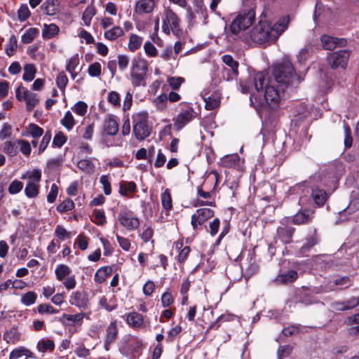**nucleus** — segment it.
<instances>
[{
    "mask_svg": "<svg viewBox=\"0 0 359 359\" xmlns=\"http://www.w3.org/2000/svg\"><path fill=\"white\" fill-rule=\"evenodd\" d=\"M273 80H270L267 72H258L254 78L255 90H276L280 88H297L304 81V74L295 71L289 60H283L271 67Z\"/></svg>",
    "mask_w": 359,
    "mask_h": 359,
    "instance_id": "nucleus-1",
    "label": "nucleus"
},
{
    "mask_svg": "<svg viewBox=\"0 0 359 359\" xmlns=\"http://www.w3.org/2000/svg\"><path fill=\"white\" fill-rule=\"evenodd\" d=\"M290 18L285 16L271 25L268 22L259 21L250 33V38L256 43L262 44L276 40L287 28Z\"/></svg>",
    "mask_w": 359,
    "mask_h": 359,
    "instance_id": "nucleus-2",
    "label": "nucleus"
},
{
    "mask_svg": "<svg viewBox=\"0 0 359 359\" xmlns=\"http://www.w3.org/2000/svg\"><path fill=\"white\" fill-rule=\"evenodd\" d=\"M250 102L256 108H276L280 102L279 91H253L250 94Z\"/></svg>",
    "mask_w": 359,
    "mask_h": 359,
    "instance_id": "nucleus-3",
    "label": "nucleus"
},
{
    "mask_svg": "<svg viewBox=\"0 0 359 359\" xmlns=\"http://www.w3.org/2000/svg\"><path fill=\"white\" fill-rule=\"evenodd\" d=\"M148 72L147 61L141 57L134 58L130 67V80L134 87L145 86Z\"/></svg>",
    "mask_w": 359,
    "mask_h": 359,
    "instance_id": "nucleus-4",
    "label": "nucleus"
},
{
    "mask_svg": "<svg viewBox=\"0 0 359 359\" xmlns=\"http://www.w3.org/2000/svg\"><path fill=\"white\" fill-rule=\"evenodd\" d=\"M162 31L167 35L172 32L178 35L181 32V20L177 13L170 7L163 6L161 15Z\"/></svg>",
    "mask_w": 359,
    "mask_h": 359,
    "instance_id": "nucleus-5",
    "label": "nucleus"
},
{
    "mask_svg": "<svg viewBox=\"0 0 359 359\" xmlns=\"http://www.w3.org/2000/svg\"><path fill=\"white\" fill-rule=\"evenodd\" d=\"M133 128V133L138 140H144L151 133L152 127L149 124L147 112L136 113L132 116Z\"/></svg>",
    "mask_w": 359,
    "mask_h": 359,
    "instance_id": "nucleus-6",
    "label": "nucleus"
},
{
    "mask_svg": "<svg viewBox=\"0 0 359 359\" xmlns=\"http://www.w3.org/2000/svg\"><path fill=\"white\" fill-rule=\"evenodd\" d=\"M255 18V12L252 9L239 13L230 26L231 32L237 34L247 29L254 22Z\"/></svg>",
    "mask_w": 359,
    "mask_h": 359,
    "instance_id": "nucleus-7",
    "label": "nucleus"
},
{
    "mask_svg": "<svg viewBox=\"0 0 359 359\" xmlns=\"http://www.w3.org/2000/svg\"><path fill=\"white\" fill-rule=\"evenodd\" d=\"M197 116V113L194 108L187 106L185 109H182L179 114L173 118V126L176 130H182L186 125L190 123Z\"/></svg>",
    "mask_w": 359,
    "mask_h": 359,
    "instance_id": "nucleus-8",
    "label": "nucleus"
},
{
    "mask_svg": "<svg viewBox=\"0 0 359 359\" xmlns=\"http://www.w3.org/2000/svg\"><path fill=\"white\" fill-rule=\"evenodd\" d=\"M351 52L346 50H341L330 53L327 56L328 62L332 69H346L350 57Z\"/></svg>",
    "mask_w": 359,
    "mask_h": 359,
    "instance_id": "nucleus-9",
    "label": "nucleus"
},
{
    "mask_svg": "<svg viewBox=\"0 0 359 359\" xmlns=\"http://www.w3.org/2000/svg\"><path fill=\"white\" fill-rule=\"evenodd\" d=\"M15 96L18 100L25 102L28 111L33 110L39 102L38 95L33 91H15Z\"/></svg>",
    "mask_w": 359,
    "mask_h": 359,
    "instance_id": "nucleus-10",
    "label": "nucleus"
},
{
    "mask_svg": "<svg viewBox=\"0 0 359 359\" xmlns=\"http://www.w3.org/2000/svg\"><path fill=\"white\" fill-rule=\"evenodd\" d=\"M118 218L121 225L128 230H135L140 226L139 219L134 217L131 211L120 212Z\"/></svg>",
    "mask_w": 359,
    "mask_h": 359,
    "instance_id": "nucleus-11",
    "label": "nucleus"
},
{
    "mask_svg": "<svg viewBox=\"0 0 359 359\" xmlns=\"http://www.w3.org/2000/svg\"><path fill=\"white\" fill-rule=\"evenodd\" d=\"M158 0H137L135 3L134 12L138 15L151 13L156 6Z\"/></svg>",
    "mask_w": 359,
    "mask_h": 359,
    "instance_id": "nucleus-12",
    "label": "nucleus"
},
{
    "mask_svg": "<svg viewBox=\"0 0 359 359\" xmlns=\"http://www.w3.org/2000/svg\"><path fill=\"white\" fill-rule=\"evenodd\" d=\"M118 329L116 321L111 322L106 329V334L104 341V349L108 351L111 344H114L118 336Z\"/></svg>",
    "mask_w": 359,
    "mask_h": 359,
    "instance_id": "nucleus-13",
    "label": "nucleus"
},
{
    "mask_svg": "<svg viewBox=\"0 0 359 359\" xmlns=\"http://www.w3.org/2000/svg\"><path fill=\"white\" fill-rule=\"evenodd\" d=\"M314 217V211L311 209L300 210L292 217V222L296 225L310 223Z\"/></svg>",
    "mask_w": 359,
    "mask_h": 359,
    "instance_id": "nucleus-14",
    "label": "nucleus"
},
{
    "mask_svg": "<svg viewBox=\"0 0 359 359\" xmlns=\"http://www.w3.org/2000/svg\"><path fill=\"white\" fill-rule=\"evenodd\" d=\"M207 110H213L220 104V97L216 91H205L202 95Z\"/></svg>",
    "mask_w": 359,
    "mask_h": 359,
    "instance_id": "nucleus-15",
    "label": "nucleus"
},
{
    "mask_svg": "<svg viewBox=\"0 0 359 359\" xmlns=\"http://www.w3.org/2000/svg\"><path fill=\"white\" fill-rule=\"evenodd\" d=\"M323 46L326 50H333L337 46L344 47L346 45V41L344 39H338L328 35L321 36Z\"/></svg>",
    "mask_w": 359,
    "mask_h": 359,
    "instance_id": "nucleus-16",
    "label": "nucleus"
},
{
    "mask_svg": "<svg viewBox=\"0 0 359 359\" xmlns=\"http://www.w3.org/2000/svg\"><path fill=\"white\" fill-rule=\"evenodd\" d=\"M320 290L318 287H302V290L299 291V302L306 305H309L313 303V294H319L320 293Z\"/></svg>",
    "mask_w": 359,
    "mask_h": 359,
    "instance_id": "nucleus-17",
    "label": "nucleus"
},
{
    "mask_svg": "<svg viewBox=\"0 0 359 359\" xmlns=\"http://www.w3.org/2000/svg\"><path fill=\"white\" fill-rule=\"evenodd\" d=\"M69 303L79 309H85L88 306V299L86 292L76 291L70 296Z\"/></svg>",
    "mask_w": 359,
    "mask_h": 359,
    "instance_id": "nucleus-18",
    "label": "nucleus"
},
{
    "mask_svg": "<svg viewBox=\"0 0 359 359\" xmlns=\"http://www.w3.org/2000/svg\"><path fill=\"white\" fill-rule=\"evenodd\" d=\"M118 131V124L111 116H108L103 122V135L114 136Z\"/></svg>",
    "mask_w": 359,
    "mask_h": 359,
    "instance_id": "nucleus-19",
    "label": "nucleus"
},
{
    "mask_svg": "<svg viewBox=\"0 0 359 359\" xmlns=\"http://www.w3.org/2000/svg\"><path fill=\"white\" fill-rule=\"evenodd\" d=\"M80 57L78 53L74 55L67 60L66 70L71 74L73 79L76 78L81 68H79Z\"/></svg>",
    "mask_w": 359,
    "mask_h": 359,
    "instance_id": "nucleus-20",
    "label": "nucleus"
},
{
    "mask_svg": "<svg viewBox=\"0 0 359 359\" xmlns=\"http://www.w3.org/2000/svg\"><path fill=\"white\" fill-rule=\"evenodd\" d=\"M295 228L292 226H279L277 229V236L283 243H290Z\"/></svg>",
    "mask_w": 359,
    "mask_h": 359,
    "instance_id": "nucleus-21",
    "label": "nucleus"
},
{
    "mask_svg": "<svg viewBox=\"0 0 359 359\" xmlns=\"http://www.w3.org/2000/svg\"><path fill=\"white\" fill-rule=\"evenodd\" d=\"M311 196L318 206L323 205L328 198L326 191L318 187L312 189Z\"/></svg>",
    "mask_w": 359,
    "mask_h": 359,
    "instance_id": "nucleus-22",
    "label": "nucleus"
},
{
    "mask_svg": "<svg viewBox=\"0 0 359 359\" xmlns=\"http://www.w3.org/2000/svg\"><path fill=\"white\" fill-rule=\"evenodd\" d=\"M126 322L130 327L139 328L142 325L144 318L142 314L137 312H131L128 314Z\"/></svg>",
    "mask_w": 359,
    "mask_h": 359,
    "instance_id": "nucleus-23",
    "label": "nucleus"
},
{
    "mask_svg": "<svg viewBox=\"0 0 359 359\" xmlns=\"http://www.w3.org/2000/svg\"><path fill=\"white\" fill-rule=\"evenodd\" d=\"M59 2L57 0H46L42 4L41 9L48 15H54L58 11Z\"/></svg>",
    "mask_w": 359,
    "mask_h": 359,
    "instance_id": "nucleus-24",
    "label": "nucleus"
},
{
    "mask_svg": "<svg viewBox=\"0 0 359 359\" xmlns=\"http://www.w3.org/2000/svg\"><path fill=\"white\" fill-rule=\"evenodd\" d=\"M124 35V30L119 26H114L111 29H107L104 33V36L109 41H115Z\"/></svg>",
    "mask_w": 359,
    "mask_h": 359,
    "instance_id": "nucleus-25",
    "label": "nucleus"
},
{
    "mask_svg": "<svg viewBox=\"0 0 359 359\" xmlns=\"http://www.w3.org/2000/svg\"><path fill=\"white\" fill-rule=\"evenodd\" d=\"M143 43V38L136 34H131L129 36L128 48L130 52H135L140 48Z\"/></svg>",
    "mask_w": 359,
    "mask_h": 359,
    "instance_id": "nucleus-26",
    "label": "nucleus"
},
{
    "mask_svg": "<svg viewBox=\"0 0 359 359\" xmlns=\"http://www.w3.org/2000/svg\"><path fill=\"white\" fill-rule=\"evenodd\" d=\"M197 220H198V224H203L205 221L214 216V211L210 208H200L196 210L195 214Z\"/></svg>",
    "mask_w": 359,
    "mask_h": 359,
    "instance_id": "nucleus-27",
    "label": "nucleus"
},
{
    "mask_svg": "<svg viewBox=\"0 0 359 359\" xmlns=\"http://www.w3.org/2000/svg\"><path fill=\"white\" fill-rule=\"evenodd\" d=\"M113 269L111 266H103L99 269L94 277V280L97 283H103L106 278L111 275Z\"/></svg>",
    "mask_w": 359,
    "mask_h": 359,
    "instance_id": "nucleus-28",
    "label": "nucleus"
},
{
    "mask_svg": "<svg viewBox=\"0 0 359 359\" xmlns=\"http://www.w3.org/2000/svg\"><path fill=\"white\" fill-rule=\"evenodd\" d=\"M20 333L18 332V327L14 326L10 330H6L4 334V339L7 343L15 344L20 341Z\"/></svg>",
    "mask_w": 359,
    "mask_h": 359,
    "instance_id": "nucleus-29",
    "label": "nucleus"
},
{
    "mask_svg": "<svg viewBox=\"0 0 359 359\" xmlns=\"http://www.w3.org/2000/svg\"><path fill=\"white\" fill-rule=\"evenodd\" d=\"M96 14V9L93 4L88 5L82 13L81 19L85 26L89 27L93 18Z\"/></svg>",
    "mask_w": 359,
    "mask_h": 359,
    "instance_id": "nucleus-30",
    "label": "nucleus"
},
{
    "mask_svg": "<svg viewBox=\"0 0 359 359\" xmlns=\"http://www.w3.org/2000/svg\"><path fill=\"white\" fill-rule=\"evenodd\" d=\"M298 278V273L294 270H290L286 273L280 274L276 281L282 284H287L294 282Z\"/></svg>",
    "mask_w": 359,
    "mask_h": 359,
    "instance_id": "nucleus-31",
    "label": "nucleus"
},
{
    "mask_svg": "<svg viewBox=\"0 0 359 359\" xmlns=\"http://www.w3.org/2000/svg\"><path fill=\"white\" fill-rule=\"evenodd\" d=\"M318 238L316 234V230L313 233L312 235L308 236L306 238V241L304 245L300 248V251L302 253H306L310 250L311 248L318 244Z\"/></svg>",
    "mask_w": 359,
    "mask_h": 359,
    "instance_id": "nucleus-32",
    "label": "nucleus"
},
{
    "mask_svg": "<svg viewBox=\"0 0 359 359\" xmlns=\"http://www.w3.org/2000/svg\"><path fill=\"white\" fill-rule=\"evenodd\" d=\"M36 68L33 64H26L23 67L22 79L25 81H32L36 75Z\"/></svg>",
    "mask_w": 359,
    "mask_h": 359,
    "instance_id": "nucleus-33",
    "label": "nucleus"
},
{
    "mask_svg": "<svg viewBox=\"0 0 359 359\" xmlns=\"http://www.w3.org/2000/svg\"><path fill=\"white\" fill-rule=\"evenodd\" d=\"M240 157L237 154L227 155L221 159L220 164L225 168H231L238 164Z\"/></svg>",
    "mask_w": 359,
    "mask_h": 359,
    "instance_id": "nucleus-34",
    "label": "nucleus"
},
{
    "mask_svg": "<svg viewBox=\"0 0 359 359\" xmlns=\"http://www.w3.org/2000/svg\"><path fill=\"white\" fill-rule=\"evenodd\" d=\"M222 59L223 62L231 68L232 74L237 76L238 75V62L230 55H224Z\"/></svg>",
    "mask_w": 359,
    "mask_h": 359,
    "instance_id": "nucleus-35",
    "label": "nucleus"
},
{
    "mask_svg": "<svg viewBox=\"0 0 359 359\" xmlns=\"http://www.w3.org/2000/svg\"><path fill=\"white\" fill-rule=\"evenodd\" d=\"M59 30L55 24L44 25L42 34L43 38L51 39L58 34Z\"/></svg>",
    "mask_w": 359,
    "mask_h": 359,
    "instance_id": "nucleus-36",
    "label": "nucleus"
},
{
    "mask_svg": "<svg viewBox=\"0 0 359 359\" xmlns=\"http://www.w3.org/2000/svg\"><path fill=\"white\" fill-rule=\"evenodd\" d=\"M4 151L10 156H16L19 152L18 144L17 140L6 141L4 145Z\"/></svg>",
    "mask_w": 359,
    "mask_h": 359,
    "instance_id": "nucleus-37",
    "label": "nucleus"
},
{
    "mask_svg": "<svg viewBox=\"0 0 359 359\" xmlns=\"http://www.w3.org/2000/svg\"><path fill=\"white\" fill-rule=\"evenodd\" d=\"M18 47V41L14 35L11 36L7 44L5 46V52L9 57L15 55Z\"/></svg>",
    "mask_w": 359,
    "mask_h": 359,
    "instance_id": "nucleus-38",
    "label": "nucleus"
},
{
    "mask_svg": "<svg viewBox=\"0 0 359 359\" xmlns=\"http://www.w3.org/2000/svg\"><path fill=\"white\" fill-rule=\"evenodd\" d=\"M39 31L37 28L31 27L28 29L22 36V42L23 43H30L38 36Z\"/></svg>",
    "mask_w": 359,
    "mask_h": 359,
    "instance_id": "nucleus-39",
    "label": "nucleus"
},
{
    "mask_svg": "<svg viewBox=\"0 0 359 359\" xmlns=\"http://www.w3.org/2000/svg\"><path fill=\"white\" fill-rule=\"evenodd\" d=\"M36 348L39 352L52 351L55 348V343L51 339L41 340L38 342Z\"/></svg>",
    "mask_w": 359,
    "mask_h": 359,
    "instance_id": "nucleus-40",
    "label": "nucleus"
},
{
    "mask_svg": "<svg viewBox=\"0 0 359 359\" xmlns=\"http://www.w3.org/2000/svg\"><path fill=\"white\" fill-rule=\"evenodd\" d=\"M161 198L163 208L166 210H171L172 208V203L169 189H165V191L161 194Z\"/></svg>",
    "mask_w": 359,
    "mask_h": 359,
    "instance_id": "nucleus-41",
    "label": "nucleus"
},
{
    "mask_svg": "<svg viewBox=\"0 0 359 359\" xmlns=\"http://www.w3.org/2000/svg\"><path fill=\"white\" fill-rule=\"evenodd\" d=\"M84 316L85 314L83 313H80L75 315L64 313L62 318L72 322V323L69 324L70 325H75L76 324L81 325Z\"/></svg>",
    "mask_w": 359,
    "mask_h": 359,
    "instance_id": "nucleus-42",
    "label": "nucleus"
},
{
    "mask_svg": "<svg viewBox=\"0 0 359 359\" xmlns=\"http://www.w3.org/2000/svg\"><path fill=\"white\" fill-rule=\"evenodd\" d=\"M71 273L69 267L65 264H59L55 269V275L59 280H62Z\"/></svg>",
    "mask_w": 359,
    "mask_h": 359,
    "instance_id": "nucleus-43",
    "label": "nucleus"
},
{
    "mask_svg": "<svg viewBox=\"0 0 359 359\" xmlns=\"http://www.w3.org/2000/svg\"><path fill=\"white\" fill-rule=\"evenodd\" d=\"M184 81L185 79L181 76H169L167 79V83L172 90L179 89Z\"/></svg>",
    "mask_w": 359,
    "mask_h": 359,
    "instance_id": "nucleus-44",
    "label": "nucleus"
},
{
    "mask_svg": "<svg viewBox=\"0 0 359 359\" xmlns=\"http://www.w3.org/2000/svg\"><path fill=\"white\" fill-rule=\"evenodd\" d=\"M25 193L29 198H34L39 194V185L33 182H29L25 189Z\"/></svg>",
    "mask_w": 359,
    "mask_h": 359,
    "instance_id": "nucleus-45",
    "label": "nucleus"
},
{
    "mask_svg": "<svg viewBox=\"0 0 359 359\" xmlns=\"http://www.w3.org/2000/svg\"><path fill=\"white\" fill-rule=\"evenodd\" d=\"M144 50L149 57H156L158 55V50L152 42L147 41L144 44Z\"/></svg>",
    "mask_w": 359,
    "mask_h": 359,
    "instance_id": "nucleus-46",
    "label": "nucleus"
},
{
    "mask_svg": "<svg viewBox=\"0 0 359 359\" xmlns=\"http://www.w3.org/2000/svg\"><path fill=\"white\" fill-rule=\"evenodd\" d=\"M37 295L34 292L29 291L21 297V302L25 306H30L35 303Z\"/></svg>",
    "mask_w": 359,
    "mask_h": 359,
    "instance_id": "nucleus-47",
    "label": "nucleus"
},
{
    "mask_svg": "<svg viewBox=\"0 0 359 359\" xmlns=\"http://www.w3.org/2000/svg\"><path fill=\"white\" fill-rule=\"evenodd\" d=\"M88 74L92 77H98L102 74V65L99 62L90 65L88 69Z\"/></svg>",
    "mask_w": 359,
    "mask_h": 359,
    "instance_id": "nucleus-48",
    "label": "nucleus"
},
{
    "mask_svg": "<svg viewBox=\"0 0 359 359\" xmlns=\"http://www.w3.org/2000/svg\"><path fill=\"white\" fill-rule=\"evenodd\" d=\"M61 123L67 129L70 130L75 124L74 117L70 111H67L64 118L61 120Z\"/></svg>",
    "mask_w": 359,
    "mask_h": 359,
    "instance_id": "nucleus-49",
    "label": "nucleus"
},
{
    "mask_svg": "<svg viewBox=\"0 0 359 359\" xmlns=\"http://www.w3.org/2000/svg\"><path fill=\"white\" fill-rule=\"evenodd\" d=\"M36 311L40 314H53L58 312L57 310L55 309L51 305L48 304H41L36 307Z\"/></svg>",
    "mask_w": 359,
    "mask_h": 359,
    "instance_id": "nucleus-50",
    "label": "nucleus"
},
{
    "mask_svg": "<svg viewBox=\"0 0 359 359\" xmlns=\"http://www.w3.org/2000/svg\"><path fill=\"white\" fill-rule=\"evenodd\" d=\"M19 151H20L25 156H29L31 153L32 149L29 142L25 140H17Z\"/></svg>",
    "mask_w": 359,
    "mask_h": 359,
    "instance_id": "nucleus-51",
    "label": "nucleus"
},
{
    "mask_svg": "<svg viewBox=\"0 0 359 359\" xmlns=\"http://www.w3.org/2000/svg\"><path fill=\"white\" fill-rule=\"evenodd\" d=\"M31 15L29 9L26 4H22L20 6V8L18 11V17L20 21L24 22Z\"/></svg>",
    "mask_w": 359,
    "mask_h": 359,
    "instance_id": "nucleus-52",
    "label": "nucleus"
},
{
    "mask_svg": "<svg viewBox=\"0 0 359 359\" xmlns=\"http://www.w3.org/2000/svg\"><path fill=\"white\" fill-rule=\"evenodd\" d=\"M351 280L347 276L340 277L334 280V283L336 286H339L340 289H346L351 286Z\"/></svg>",
    "mask_w": 359,
    "mask_h": 359,
    "instance_id": "nucleus-53",
    "label": "nucleus"
},
{
    "mask_svg": "<svg viewBox=\"0 0 359 359\" xmlns=\"http://www.w3.org/2000/svg\"><path fill=\"white\" fill-rule=\"evenodd\" d=\"M74 208V203L70 199H66L57 206V210L60 212H65Z\"/></svg>",
    "mask_w": 359,
    "mask_h": 359,
    "instance_id": "nucleus-54",
    "label": "nucleus"
},
{
    "mask_svg": "<svg viewBox=\"0 0 359 359\" xmlns=\"http://www.w3.org/2000/svg\"><path fill=\"white\" fill-rule=\"evenodd\" d=\"M344 130L345 134L344 138V146L346 148H350L353 144V137L351 135V130L350 127L346 124H344Z\"/></svg>",
    "mask_w": 359,
    "mask_h": 359,
    "instance_id": "nucleus-55",
    "label": "nucleus"
},
{
    "mask_svg": "<svg viewBox=\"0 0 359 359\" xmlns=\"http://www.w3.org/2000/svg\"><path fill=\"white\" fill-rule=\"evenodd\" d=\"M127 344L128 346V348L130 349V351L133 352H139L140 350L142 348V341L139 339L135 338L129 340L127 342Z\"/></svg>",
    "mask_w": 359,
    "mask_h": 359,
    "instance_id": "nucleus-56",
    "label": "nucleus"
},
{
    "mask_svg": "<svg viewBox=\"0 0 359 359\" xmlns=\"http://www.w3.org/2000/svg\"><path fill=\"white\" fill-rule=\"evenodd\" d=\"M23 188V184L19 180L13 181L8 187V192L11 194H16L19 193Z\"/></svg>",
    "mask_w": 359,
    "mask_h": 359,
    "instance_id": "nucleus-57",
    "label": "nucleus"
},
{
    "mask_svg": "<svg viewBox=\"0 0 359 359\" xmlns=\"http://www.w3.org/2000/svg\"><path fill=\"white\" fill-rule=\"evenodd\" d=\"M28 129L30 135L34 138L41 137L43 133V128L34 123H30Z\"/></svg>",
    "mask_w": 359,
    "mask_h": 359,
    "instance_id": "nucleus-58",
    "label": "nucleus"
},
{
    "mask_svg": "<svg viewBox=\"0 0 359 359\" xmlns=\"http://www.w3.org/2000/svg\"><path fill=\"white\" fill-rule=\"evenodd\" d=\"M97 225L102 226L106 222L104 212L101 210H96L94 212V219L93 220Z\"/></svg>",
    "mask_w": 359,
    "mask_h": 359,
    "instance_id": "nucleus-59",
    "label": "nucleus"
},
{
    "mask_svg": "<svg viewBox=\"0 0 359 359\" xmlns=\"http://www.w3.org/2000/svg\"><path fill=\"white\" fill-rule=\"evenodd\" d=\"M100 183L103 186V191L106 195H110L111 193V183L109 181L108 175H104L100 177Z\"/></svg>",
    "mask_w": 359,
    "mask_h": 359,
    "instance_id": "nucleus-60",
    "label": "nucleus"
},
{
    "mask_svg": "<svg viewBox=\"0 0 359 359\" xmlns=\"http://www.w3.org/2000/svg\"><path fill=\"white\" fill-rule=\"evenodd\" d=\"M67 83H68V78H67V75L65 74V73L63 72L59 73V74L57 75V76L56 78V83H57V87L60 90H62V89L65 88Z\"/></svg>",
    "mask_w": 359,
    "mask_h": 359,
    "instance_id": "nucleus-61",
    "label": "nucleus"
},
{
    "mask_svg": "<svg viewBox=\"0 0 359 359\" xmlns=\"http://www.w3.org/2000/svg\"><path fill=\"white\" fill-rule=\"evenodd\" d=\"M67 140V138L63 134V133L59 132L55 135L53 141V144L57 147H61L62 146H63V144H65Z\"/></svg>",
    "mask_w": 359,
    "mask_h": 359,
    "instance_id": "nucleus-62",
    "label": "nucleus"
},
{
    "mask_svg": "<svg viewBox=\"0 0 359 359\" xmlns=\"http://www.w3.org/2000/svg\"><path fill=\"white\" fill-rule=\"evenodd\" d=\"M116 61L119 69L123 71L128 66L129 57L126 55H118Z\"/></svg>",
    "mask_w": 359,
    "mask_h": 359,
    "instance_id": "nucleus-63",
    "label": "nucleus"
},
{
    "mask_svg": "<svg viewBox=\"0 0 359 359\" xmlns=\"http://www.w3.org/2000/svg\"><path fill=\"white\" fill-rule=\"evenodd\" d=\"M77 167L83 171L90 172L93 170V165L90 160L82 159L78 162Z\"/></svg>",
    "mask_w": 359,
    "mask_h": 359,
    "instance_id": "nucleus-64",
    "label": "nucleus"
}]
</instances>
